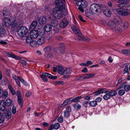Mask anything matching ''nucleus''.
Returning a JSON list of instances; mask_svg holds the SVG:
<instances>
[{"instance_id": "6", "label": "nucleus", "mask_w": 130, "mask_h": 130, "mask_svg": "<svg viewBox=\"0 0 130 130\" xmlns=\"http://www.w3.org/2000/svg\"><path fill=\"white\" fill-rule=\"evenodd\" d=\"M102 10L104 14L107 17H109L111 15V11L110 9L107 6H102Z\"/></svg>"}, {"instance_id": "56", "label": "nucleus", "mask_w": 130, "mask_h": 130, "mask_svg": "<svg viewBox=\"0 0 130 130\" xmlns=\"http://www.w3.org/2000/svg\"><path fill=\"white\" fill-rule=\"evenodd\" d=\"M82 38V39L83 40L87 41H89L90 40V39L89 38H88L87 37H86L85 38H84L83 37V38Z\"/></svg>"}, {"instance_id": "24", "label": "nucleus", "mask_w": 130, "mask_h": 130, "mask_svg": "<svg viewBox=\"0 0 130 130\" xmlns=\"http://www.w3.org/2000/svg\"><path fill=\"white\" fill-rule=\"evenodd\" d=\"M51 26L54 27H56L57 26L58 24V21L54 19L51 21Z\"/></svg>"}, {"instance_id": "28", "label": "nucleus", "mask_w": 130, "mask_h": 130, "mask_svg": "<svg viewBox=\"0 0 130 130\" xmlns=\"http://www.w3.org/2000/svg\"><path fill=\"white\" fill-rule=\"evenodd\" d=\"M8 88L11 92L13 95H14L15 94V90L10 85H9Z\"/></svg>"}, {"instance_id": "22", "label": "nucleus", "mask_w": 130, "mask_h": 130, "mask_svg": "<svg viewBox=\"0 0 130 130\" xmlns=\"http://www.w3.org/2000/svg\"><path fill=\"white\" fill-rule=\"evenodd\" d=\"M45 30L47 32L50 31L52 29V26L51 24H47L44 27Z\"/></svg>"}, {"instance_id": "35", "label": "nucleus", "mask_w": 130, "mask_h": 130, "mask_svg": "<svg viewBox=\"0 0 130 130\" xmlns=\"http://www.w3.org/2000/svg\"><path fill=\"white\" fill-rule=\"evenodd\" d=\"M123 89L125 91L127 92L130 90V85H126L123 87Z\"/></svg>"}, {"instance_id": "53", "label": "nucleus", "mask_w": 130, "mask_h": 130, "mask_svg": "<svg viewBox=\"0 0 130 130\" xmlns=\"http://www.w3.org/2000/svg\"><path fill=\"white\" fill-rule=\"evenodd\" d=\"M89 103L88 101H84L83 103V104L84 107H87V104Z\"/></svg>"}, {"instance_id": "5", "label": "nucleus", "mask_w": 130, "mask_h": 130, "mask_svg": "<svg viewBox=\"0 0 130 130\" xmlns=\"http://www.w3.org/2000/svg\"><path fill=\"white\" fill-rule=\"evenodd\" d=\"M28 29L25 26H22L17 31L18 35L20 36H24L28 34Z\"/></svg>"}, {"instance_id": "55", "label": "nucleus", "mask_w": 130, "mask_h": 130, "mask_svg": "<svg viewBox=\"0 0 130 130\" xmlns=\"http://www.w3.org/2000/svg\"><path fill=\"white\" fill-rule=\"evenodd\" d=\"M128 67H125L124 70V73H128Z\"/></svg>"}, {"instance_id": "15", "label": "nucleus", "mask_w": 130, "mask_h": 130, "mask_svg": "<svg viewBox=\"0 0 130 130\" xmlns=\"http://www.w3.org/2000/svg\"><path fill=\"white\" fill-rule=\"evenodd\" d=\"M108 26L110 28L114 29L116 28V27L115 23L113 21H109L108 24Z\"/></svg>"}, {"instance_id": "45", "label": "nucleus", "mask_w": 130, "mask_h": 130, "mask_svg": "<svg viewBox=\"0 0 130 130\" xmlns=\"http://www.w3.org/2000/svg\"><path fill=\"white\" fill-rule=\"evenodd\" d=\"M31 38L29 37H27L26 39V42L28 43H30L31 41H32V39Z\"/></svg>"}, {"instance_id": "50", "label": "nucleus", "mask_w": 130, "mask_h": 130, "mask_svg": "<svg viewBox=\"0 0 130 130\" xmlns=\"http://www.w3.org/2000/svg\"><path fill=\"white\" fill-rule=\"evenodd\" d=\"M6 105L5 102L3 100H2L0 101V106H5Z\"/></svg>"}, {"instance_id": "47", "label": "nucleus", "mask_w": 130, "mask_h": 130, "mask_svg": "<svg viewBox=\"0 0 130 130\" xmlns=\"http://www.w3.org/2000/svg\"><path fill=\"white\" fill-rule=\"evenodd\" d=\"M85 79L84 78V75L83 76H80L79 77H77L76 78V80H81Z\"/></svg>"}, {"instance_id": "46", "label": "nucleus", "mask_w": 130, "mask_h": 130, "mask_svg": "<svg viewBox=\"0 0 130 130\" xmlns=\"http://www.w3.org/2000/svg\"><path fill=\"white\" fill-rule=\"evenodd\" d=\"M71 107L70 106H68L66 108V110L65 111L68 112L69 113L71 112Z\"/></svg>"}, {"instance_id": "42", "label": "nucleus", "mask_w": 130, "mask_h": 130, "mask_svg": "<svg viewBox=\"0 0 130 130\" xmlns=\"http://www.w3.org/2000/svg\"><path fill=\"white\" fill-rule=\"evenodd\" d=\"M63 118L62 116H60L58 118L57 121L58 122L61 123L63 122Z\"/></svg>"}, {"instance_id": "44", "label": "nucleus", "mask_w": 130, "mask_h": 130, "mask_svg": "<svg viewBox=\"0 0 130 130\" xmlns=\"http://www.w3.org/2000/svg\"><path fill=\"white\" fill-rule=\"evenodd\" d=\"M63 115L65 118H67L70 116V113L65 111Z\"/></svg>"}, {"instance_id": "18", "label": "nucleus", "mask_w": 130, "mask_h": 130, "mask_svg": "<svg viewBox=\"0 0 130 130\" xmlns=\"http://www.w3.org/2000/svg\"><path fill=\"white\" fill-rule=\"evenodd\" d=\"M60 126V124L58 123H56L54 124H52L51 125L50 130H52L53 128L57 129H59Z\"/></svg>"}, {"instance_id": "64", "label": "nucleus", "mask_w": 130, "mask_h": 130, "mask_svg": "<svg viewBox=\"0 0 130 130\" xmlns=\"http://www.w3.org/2000/svg\"><path fill=\"white\" fill-rule=\"evenodd\" d=\"M125 8H126L125 9H126L127 11H128V10H130V5H128L127 6H126L125 7Z\"/></svg>"}, {"instance_id": "39", "label": "nucleus", "mask_w": 130, "mask_h": 130, "mask_svg": "<svg viewBox=\"0 0 130 130\" xmlns=\"http://www.w3.org/2000/svg\"><path fill=\"white\" fill-rule=\"evenodd\" d=\"M122 52L126 55L130 54V51L128 50H122Z\"/></svg>"}, {"instance_id": "40", "label": "nucleus", "mask_w": 130, "mask_h": 130, "mask_svg": "<svg viewBox=\"0 0 130 130\" xmlns=\"http://www.w3.org/2000/svg\"><path fill=\"white\" fill-rule=\"evenodd\" d=\"M37 44V42H36L34 40H33L31 41L30 43V45L32 47H34Z\"/></svg>"}, {"instance_id": "49", "label": "nucleus", "mask_w": 130, "mask_h": 130, "mask_svg": "<svg viewBox=\"0 0 130 130\" xmlns=\"http://www.w3.org/2000/svg\"><path fill=\"white\" fill-rule=\"evenodd\" d=\"M6 73L7 75L10 76L11 74V73L10 70L9 69H7L6 71Z\"/></svg>"}, {"instance_id": "33", "label": "nucleus", "mask_w": 130, "mask_h": 130, "mask_svg": "<svg viewBox=\"0 0 130 130\" xmlns=\"http://www.w3.org/2000/svg\"><path fill=\"white\" fill-rule=\"evenodd\" d=\"M109 93L110 97L115 96L117 94L116 91L115 90H112L110 91H109Z\"/></svg>"}, {"instance_id": "32", "label": "nucleus", "mask_w": 130, "mask_h": 130, "mask_svg": "<svg viewBox=\"0 0 130 130\" xmlns=\"http://www.w3.org/2000/svg\"><path fill=\"white\" fill-rule=\"evenodd\" d=\"M89 104L91 106L93 107H95L97 105V103L96 101H93L90 102Z\"/></svg>"}, {"instance_id": "62", "label": "nucleus", "mask_w": 130, "mask_h": 130, "mask_svg": "<svg viewBox=\"0 0 130 130\" xmlns=\"http://www.w3.org/2000/svg\"><path fill=\"white\" fill-rule=\"evenodd\" d=\"M84 78L85 79L89 78V74H86L84 75Z\"/></svg>"}, {"instance_id": "25", "label": "nucleus", "mask_w": 130, "mask_h": 130, "mask_svg": "<svg viewBox=\"0 0 130 130\" xmlns=\"http://www.w3.org/2000/svg\"><path fill=\"white\" fill-rule=\"evenodd\" d=\"M38 24L37 21H33L31 23L30 26V29H32L35 28L37 26Z\"/></svg>"}, {"instance_id": "52", "label": "nucleus", "mask_w": 130, "mask_h": 130, "mask_svg": "<svg viewBox=\"0 0 130 130\" xmlns=\"http://www.w3.org/2000/svg\"><path fill=\"white\" fill-rule=\"evenodd\" d=\"M16 94L18 98H21V95L20 92L19 91H17Z\"/></svg>"}, {"instance_id": "19", "label": "nucleus", "mask_w": 130, "mask_h": 130, "mask_svg": "<svg viewBox=\"0 0 130 130\" xmlns=\"http://www.w3.org/2000/svg\"><path fill=\"white\" fill-rule=\"evenodd\" d=\"M115 20L116 24H121L123 22L122 19L118 16H117L115 17Z\"/></svg>"}, {"instance_id": "9", "label": "nucleus", "mask_w": 130, "mask_h": 130, "mask_svg": "<svg viewBox=\"0 0 130 130\" xmlns=\"http://www.w3.org/2000/svg\"><path fill=\"white\" fill-rule=\"evenodd\" d=\"M64 70V68L61 66H58L53 68V71L54 72L57 71L60 75L63 74Z\"/></svg>"}, {"instance_id": "16", "label": "nucleus", "mask_w": 130, "mask_h": 130, "mask_svg": "<svg viewBox=\"0 0 130 130\" xmlns=\"http://www.w3.org/2000/svg\"><path fill=\"white\" fill-rule=\"evenodd\" d=\"M38 34L37 31L35 30H32L30 33L31 38H36L38 36Z\"/></svg>"}, {"instance_id": "29", "label": "nucleus", "mask_w": 130, "mask_h": 130, "mask_svg": "<svg viewBox=\"0 0 130 130\" xmlns=\"http://www.w3.org/2000/svg\"><path fill=\"white\" fill-rule=\"evenodd\" d=\"M5 103L6 104V106H10L12 104V101L10 99H7Z\"/></svg>"}, {"instance_id": "38", "label": "nucleus", "mask_w": 130, "mask_h": 130, "mask_svg": "<svg viewBox=\"0 0 130 130\" xmlns=\"http://www.w3.org/2000/svg\"><path fill=\"white\" fill-rule=\"evenodd\" d=\"M125 93V91L123 89H120L118 92V94L120 96H122Z\"/></svg>"}, {"instance_id": "36", "label": "nucleus", "mask_w": 130, "mask_h": 130, "mask_svg": "<svg viewBox=\"0 0 130 130\" xmlns=\"http://www.w3.org/2000/svg\"><path fill=\"white\" fill-rule=\"evenodd\" d=\"M129 24L128 22L125 21L124 22L123 25V28L124 30H126L128 28Z\"/></svg>"}, {"instance_id": "3", "label": "nucleus", "mask_w": 130, "mask_h": 130, "mask_svg": "<svg viewBox=\"0 0 130 130\" xmlns=\"http://www.w3.org/2000/svg\"><path fill=\"white\" fill-rule=\"evenodd\" d=\"M102 5L92 3L90 6V10L96 14H99L101 12Z\"/></svg>"}, {"instance_id": "10", "label": "nucleus", "mask_w": 130, "mask_h": 130, "mask_svg": "<svg viewBox=\"0 0 130 130\" xmlns=\"http://www.w3.org/2000/svg\"><path fill=\"white\" fill-rule=\"evenodd\" d=\"M71 29L75 34L77 35L79 37L83 38V35L77 27L73 25L71 27Z\"/></svg>"}, {"instance_id": "14", "label": "nucleus", "mask_w": 130, "mask_h": 130, "mask_svg": "<svg viewBox=\"0 0 130 130\" xmlns=\"http://www.w3.org/2000/svg\"><path fill=\"white\" fill-rule=\"evenodd\" d=\"M47 20L46 17L43 16L39 18L38 20V22L40 25H43L46 23Z\"/></svg>"}, {"instance_id": "41", "label": "nucleus", "mask_w": 130, "mask_h": 130, "mask_svg": "<svg viewBox=\"0 0 130 130\" xmlns=\"http://www.w3.org/2000/svg\"><path fill=\"white\" fill-rule=\"evenodd\" d=\"M106 21L103 19H101L99 21V23L102 25L106 24Z\"/></svg>"}, {"instance_id": "31", "label": "nucleus", "mask_w": 130, "mask_h": 130, "mask_svg": "<svg viewBox=\"0 0 130 130\" xmlns=\"http://www.w3.org/2000/svg\"><path fill=\"white\" fill-rule=\"evenodd\" d=\"M18 79L24 85L26 86H28V85L27 83L24 80L23 78L20 77L18 76Z\"/></svg>"}, {"instance_id": "60", "label": "nucleus", "mask_w": 130, "mask_h": 130, "mask_svg": "<svg viewBox=\"0 0 130 130\" xmlns=\"http://www.w3.org/2000/svg\"><path fill=\"white\" fill-rule=\"evenodd\" d=\"M7 42L5 41L1 40L0 41V44H6Z\"/></svg>"}, {"instance_id": "61", "label": "nucleus", "mask_w": 130, "mask_h": 130, "mask_svg": "<svg viewBox=\"0 0 130 130\" xmlns=\"http://www.w3.org/2000/svg\"><path fill=\"white\" fill-rule=\"evenodd\" d=\"M82 71L83 72L86 73L88 71L86 67H85L84 69L82 70Z\"/></svg>"}, {"instance_id": "37", "label": "nucleus", "mask_w": 130, "mask_h": 130, "mask_svg": "<svg viewBox=\"0 0 130 130\" xmlns=\"http://www.w3.org/2000/svg\"><path fill=\"white\" fill-rule=\"evenodd\" d=\"M119 4L118 5V6L119 8H124L126 6L123 2L119 3Z\"/></svg>"}, {"instance_id": "21", "label": "nucleus", "mask_w": 130, "mask_h": 130, "mask_svg": "<svg viewBox=\"0 0 130 130\" xmlns=\"http://www.w3.org/2000/svg\"><path fill=\"white\" fill-rule=\"evenodd\" d=\"M45 41V39L43 37L40 38L37 41V44L40 45L43 44Z\"/></svg>"}, {"instance_id": "58", "label": "nucleus", "mask_w": 130, "mask_h": 130, "mask_svg": "<svg viewBox=\"0 0 130 130\" xmlns=\"http://www.w3.org/2000/svg\"><path fill=\"white\" fill-rule=\"evenodd\" d=\"M6 107V105L5 106H0V110L1 111H3L5 109Z\"/></svg>"}, {"instance_id": "43", "label": "nucleus", "mask_w": 130, "mask_h": 130, "mask_svg": "<svg viewBox=\"0 0 130 130\" xmlns=\"http://www.w3.org/2000/svg\"><path fill=\"white\" fill-rule=\"evenodd\" d=\"M22 99L21 98H18V102L21 107H22Z\"/></svg>"}, {"instance_id": "13", "label": "nucleus", "mask_w": 130, "mask_h": 130, "mask_svg": "<svg viewBox=\"0 0 130 130\" xmlns=\"http://www.w3.org/2000/svg\"><path fill=\"white\" fill-rule=\"evenodd\" d=\"M5 53L9 57H12L17 60H20L21 59V58L20 57L15 55L11 52H6Z\"/></svg>"}, {"instance_id": "57", "label": "nucleus", "mask_w": 130, "mask_h": 130, "mask_svg": "<svg viewBox=\"0 0 130 130\" xmlns=\"http://www.w3.org/2000/svg\"><path fill=\"white\" fill-rule=\"evenodd\" d=\"M21 63L23 66H25L26 64V62L25 60H22L20 61Z\"/></svg>"}, {"instance_id": "63", "label": "nucleus", "mask_w": 130, "mask_h": 130, "mask_svg": "<svg viewBox=\"0 0 130 130\" xmlns=\"http://www.w3.org/2000/svg\"><path fill=\"white\" fill-rule=\"evenodd\" d=\"M31 92L29 91L26 94V97H29L30 96L31 94Z\"/></svg>"}, {"instance_id": "12", "label": "nucleus", "mask_w": 130, "mask_h": 130, "mask_svg": "<svg viewBox=\"0 0 130 130\" xmlns=\"http://www.w3.org/2000/svg\"><path fill=\"white\" fill-rule=\"evenodd\" d=\"M76 4L77 5L80 6L83 8L87 7L88 5L87 2L85 0H80L78 1Z\"/></svg>"}, {"instance_id": "1", "label": "nucleus", "mask_w": 130, "mask_h": 130, "mask_svg": "<svg viewBox=\"0 0 130 130\" xmlns=\"http://www.w3.org/2000/svg\"><path fill=\"white\" fill-rule=\"evenodd\" d=\"M55 4L58 6L52 10V13L55 18L60 19L68 13L65 0H56Z\"/></svg>"}, {"instance_id": "20", "label": "nucleus", "mask_w": 130, "mask_h": 130, "mask_svg": "<svg viewBox=\"0 0 130 130\" xmlns=\"http://www.w3.org/2000/svg\"><path fill=\"white\" fill-rule=\"evenodd\" d=\"M59 48L61 54L64 53V45L63 43H60L59 45Z\"/></svg>"}, {"instance_id": "34", "label": "nucleus", "mask_w": 130, "mask_h": 130, "mask_svg": "<svg viewBox=\"0 0 130 130\" xmlns=\"http://www.w3.org/2000/svg\"><path fill=\"white\" fill-rule=\"evenodd\" d=\"M71 98H70L64 101L62 104L61 105V107H63L65 106L70 101Z\"/></svg>"}, {"instance_id": "51", "label": "nucleus", "mask_w": 130, "mask_h": 130, "mask_svg": "<svg viewBox=\"0 0 130 130\" xmlns=\"http://www.w3.org/2000/svg\"><path fill=\"white\" fill-rule=\"evenodd\" d=\"M11 112H9L6 114V117L7 118L9 119L10 118L11 116Z\"/></svg>"}, {"instance_id": "11", "label": "nucleus", "mask_w": 130, "mask_h": 130, "mask_svg": "<svg viewBox=\"0 0 130 130\" xmlns=\"http://www.w3.org/2000/svg\"><path fill=\"white\" fill-rule=\"evenodd\" d=\"M72 72V70L70 68H68L64 70L63 73V77L68 78L70 77V75Z\"/></svg>"}, {"instance_id": "17", "label": "nucleus", "mask_w": 130, "mask_h": 130, "mask_svg": "<svg viewBox=\"0 0 130 130\" xmlns=\"http://www.w3.org/2000/svg\"><path fill=\"white\" fill-rule=\"evenodd\" d=\"M105 94L103 96V99L105 100H107L110 98V96L109 93V91H104V93Z\"/></svg>"}, {"instance_id": "4", "label": "nucleus", "mask_w": 130, "mask_h": 130, "mask_svg": "<svg viewBox=\"0 0 130 130\" xmlns=\"http://www.w3.org/2000/svg\"><path fill=\"white\" fill-rule=\"evenodd\" d=\"M40 76L42 80L44 82L48 81V79L47 78V77L52 79H56L57 78L56 76H53L50 74L47 73H42V75H40Z\"/></svg>"}, {"instance_id": "23", "label": "nucleus", "mask_w": 130, "mask_h": 130, "mask_svg": "<svg viewBox=\"0 0 130 130\" xmlns=\"http://www.w3.org/2000/svg\"><path fill=\"white\" fill-rule=\"evenodd\" d=\"M103 93L104 89L101 88L98 89V91L93 93V94L94 96H96Z\"/></svg>"}, {"instance_id": "54", "label": "nucleus", "mask_w": 130, "mask_h": 130, "mask_svg": "<svg viewBox=\"0 0 130 130\" xmlns=\"http://www.w3.org/2000/svg\"><path fill=\"white\" fill-rule=\"evenodd\" d=\"M124 29H123V28H117L116 29V31H118L119 32H121L123 31H124Z\"/></svg>"}, {"instance_id": "30", "label": "nucleus", "mask_w": 130, "mask_h": 130, "mask_svg": "<svg viewBox=\"0 0 130 130\" xmlns=\"http://www.w3.org/2000/svg\"><path fill=\"white\" fill-rule=\"evenodd\" d=\"M51 50V47L50 46H47L44 48V50L45 52L46 53H49Z\"/></svg>"}, {"instance_id": "48", "label": "nucleus", "mask_w": 130, "mask_h": 130, "mask_svg": "<svg viewBox=\"0 0 130 130\" xmlns=\"http://www.w3.org/2000/svg\"><path fill=\"white\" fill-rule=\"evenodd\" d=\"M12 111L13 114H14L16 113V109L15 107L13 106L12 109Z\"/></svg>"}, {"instance_id": "27", "label": "nucleus", "mask_w": 130, "mask_h": 130, "mask_svg": "<svg viewBox=\"0 0 130 130\" xmlns=\"http://www.w3.org/2000/svg\"><path fill=\"white\" fill-rule=\"evenodd\" d=\"M0 32L3 36L6 35L7 31L3 27H0Z\"/></svg>"}, {"instance_id": "8", "label": "nucleus", "mask_w": 130, "mask_h": 130, "mask_svg": "<svg viewBox=\"0 0 130 130\" xmlns=\"http://www.w3.org/2000/svg\"><path fill=\"white\" fill-rule=\"evenodd\" d=\"M69 22L65 18L61 19L59 22V26L62 28L66 27L69 24Z\"/></svg>"}, {"instance_id": "59", "label": "nucleus", "mask_w": 130, "mask_h": 130, "mask_svg": "<svg viewBox=\"0 0 130 130\" xmlns=\"http://www.w3.org/2000/svg\"><path fill=\"white\" fill-rule=\"evenodd\" d=\"M102 99L99 97H98L97 98H96L95 100V101H96V102L97 103V102H101L102 101Z\"/></svg>"}, {"instance_id": "26", "label": "nucleus", "mask_w": 130, "mask_h": 130, "mask_svg": "<svg viewBox=\"0 0 130 130\" xmlns=\"http://www.w3.org/2000/svg\"><path fill=\"white\" fill-rule=\"evenodd\" d=\"M8 92L6 91L2 92L0 94V97H2L4 99H5L7 97L8 94Z\"/></svg>"}, {"instance_id": "7", "label": "nucleus", "mask_w": 130, "mask_h": 130, "mask_svg": "<svg viewBox=\"0 0 130 130\" xmlns=\"http://www.w3.org/2000/svg\"><path fill=\"white\" fill-rule=\"evenodd\" d=\"M116 11L117 14L124 16H127L128 14V11L125 8L117 9Z\"/></svg>"}, {"instance_id": "2", "label": "nucleus", "mask_w": 130, "mask_h": 130, "mask_svg": "<svg viewBox=\"0 0 130 130\" xmlns=\"http://www.w3.org/2000/svg\"><path fill=\"white\" fill-rule=\"evenodd\" d=\"M5 22L6 26H9L11 25L13 28L17 27L18 25L20 24L18 21V20L16 19L15 16L11 17L10 19L5 18L4 20Z\"/></svg>"}]
</instances>
